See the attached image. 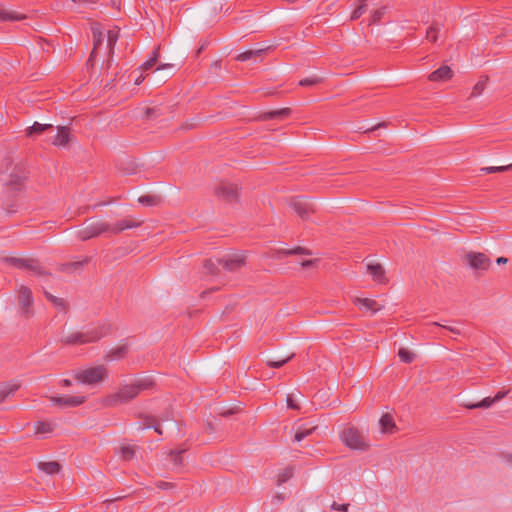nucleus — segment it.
Here are the masks:
<instances>
[{
  "label": "nucleus",
  "instance_id": "4468645a",
  "mask_svg": "<svg viewBox=\"0 0 512 512\" xmlns=\"http://www.w3.org/2000/svg\"><path fill=\"white\" fill-rule=\"evenodd\" d=\"M26 178L27 176L24 170L20 171L19 173H12L10 175L9 182L7 183L8 189L12 192L21 191Z\"/></svg>",
  "mask_w": 512,
  "mask_h": 512
},
{
  "label": "nucleus",
  "instance_id": "423d86ee",
  "mask_svg": "<svg viewBox=\"0 0 512 512\" xmlns=\"http://www.w3.org/2000/svg\"><path fill=\"white\" fill-rule=\"evenodd\" d=\"M17 302L19 305L20 312L26 318H29L33 315V293L32 290L25 286L20 285L17 290Z\"/></svg>",
  "mask_w": 512,
  "mask_h": 512
},
{
  "label": "nucleus",
  "instance_id": "e433bc0d",
  "mask_svg": "<svg viewBox=\"0 0 512 512\" xmlns=\"http://www.w3.org/2000/svg\"><path fill=\"white\" fill-rule=\"evenodd\" d=\"M293 357H294V353H292L284 358H279L277 360H268L266 364H267V366H269L271 368H276V369L281 368L287 362H289Z\"/></svg>",
  "mask_w": 512,
  "mask_h": 512
},
{
  "label": "nucleus",
  "instance_id": "f3484780",
  "mask_svg": "<svg viewBox=\"0 0 512 512\" xmlns=\"http://www.w3.org/2000/svg\"><path fill=\"white\" fill-rule=\"evenodd\" d=\"M70 141V130L67 126H58L57 134L52 144L59 147H66Z\"/></svg>",
  "mask_w": 512,
  "mask_h": 512
},
{
  "label": "nucleus",
  "instance_id": "b1692460",
  "mask_svg": "<svg viewBox=\"0 0 512 512\" xmlns=\"http://www.w3.org/2000/svg\"><path fill=\"white\" fill-rule=\"evenodd\" d=\"M379 423L381 426V431L383 433H393L394 430L396 429L394 419L388 413L382 415V417L379 420Z\"/></svg>",
  "mask_w": 512,
  "mask_h": 512
},
{
  "label": "nucleus",
  "instance_id": "dca6fc26",
  "mask_svg": "<svg viewBox=\"0 0 512 512\" xmlns=\"http://www.w3.org/2000/svg\"><path fill=\"white\" fill-rule=\"evenodd\" d=\"M452 76H453L452 69L447 65H443L440 68H438L437 70L430 73V75L428 76V79L432 82H440V81H447V80L451 79Z\"/></svg>",
  "mask_w": 512,
  "mask_h": 512
},
{
  "label": "nucleus",
  "instance_id": "9d476101",
  "mask_svg": "<svg viewBox=\"0 0 512 512\" xmlns=\"http://www.w3.org/2000/svg\"><path fill=\"white\" fill-rule=\"evenodd\" d=\"M245 262L246 257L241 254H233L227 258L218 259V264L222 265V267L229 272L237 271L245 265Z\"/></svg>",
  "mask_w": 512,
  "mask_h": 512
},
{
  "label": "nucleus",
  "instance_id": "6e6d98bb",
  "mask_svg": "<svg viewBox=\"0 0 512 512\" xmlns=\"http://www.w3.org/2000/svg\"><path fill=\"white\" fill-rule=\"evenodd\" d=\"M287 406L290 408V409H293V410H299L300 407L295 403L292 395H288L287 396Z\"/></svg>",
  "mask_w": 512,
  "mask_h": 512
},
{
  "label": "nucleus",
  "instance_id": "39448f33",
  "mask_svg": "<svg viewBox=\"0 0 512 512\" xmlns=\"http://www.w3.org/2000/svg\"><path fill=\"white\" fill-rule=\"evenodd\" d=\"M107 369L104 365L94 366L75 374V379L84 384H95L103 381L107 377Z\"/></svg>",
  "mask_w": 512,
  "mask_h": 512
},
{
  "label": "nucleus",
  "instance_id": "bf43d9fd",
  "mask_svg": "<svg viewBox=\"0 0 512 512\" xmlns=\"http://www.w3.org/2000/svg\"><path fill=\"white\" fill-rule=\"evenodd\" d=\"M284 499H285V495L283 493H277L273 497V501H278V502H282Z\"/></svg>",
  "mask_w": 512,
  "mask_h": 512
},
{
  "label": "nucleus",
  "instance_id": "f704fd0d",
  "mask_svg": "<svg viewBox=\"0 0 512 512\" xmlns=\"http://www.w3.org/2000/svg\"><path fill=\"white\" fill-rule=\"evenodd\" d=\"M118 40V30H109L107 35V47L109 49V53L112 54L114 52V47Z\"/></svg>",
  "mask_w": 512,
  "mask_h": 512
},
{
  "label": "nucleus",
  "instance_id": "58836bf2",
  "mask_svg": "<svg viewBox=\"0 0 512 512\" xmlns=\"http://www.w3.org/2000/svg\"><path fill=\"white\" fill-rule=\"evenodd\" d=\"M218 261L215 263L211 259H207L203 263V268L207 274L217 275L219 272Z\"/></svg>",
  "mask_w": 512,
  "mask_h": 512
},
{
  "label": "nucleus",
  "instance_id": "c756f323",
  "mask_svg": "<svg viewBox=\"0 0 512 512\" xmlns=\"http://www.w3.org/2000/svg\"><path fill=\"white\" fill-rule=\"evenodd\" d=\"M24 18V15H19L15 12L6 11L2 6H0V21H15Z\"/></svg>",
  "mask_w": 512,
  "mask_h": 512
},
{
  "label": "nucleus",
  "instance_id": "a878e982",
  "mask_svg": "<svg viewBox=\"0 0 512 512\" xmlns=\"http://www.w3.org/2000/svg\"><path fill=\"white\" fill-rule=\"evenodd\" d=\"M266 51V49H257V50H247L242 52L236 56L237 61H247L250 59H256L261 57L262 54Z\"/></svg>",
  "mask_w": 512,
  "mask_h": 512
},
{
  "label": "nucleus",
  "instance_id": "2f4dec72",
  "mask_svg": "<svg viewBox=\"0 0 512 512\" xmlns=\"http://www.w3.org/2000/svg\"><path fill=\"white\" fill-rule=\"evenodd\" d=\"M135 446L127 445V446H121L120 447V455L121 458L125 461H130L135 456Z\"/></svg>",
  "mask_w": 512,
  "mask_h": 512
},
{
  "label": "nucleus",
  "instance_id": "f8f14e48",
  "mask_svg": "<svg viewBox=\"0 0 512 512\" xmlns=\"http://www.w3.org/2000/svg\"><path fill=\"white\" fill-rule=\"evenodd\" d=\"M84 396H51L50 401L59 407H76L85 402Z\"/></svg>",
  "mask_w": 512,
  "mask_h": 512
},
{
  "label": "nucleus",
  "instance_id": "603ef678",
  "mask_svg": "<svg viewBox=\"0 0 512 512\" xmlns=\"http://www.w3.org/2000/svg\"><path fill=\"white\" fill-rule=\"evenodd\" d=\"M173 419V411L169 408V409H166L160 416H159V420L164 422V421H169V420H172Z\"/></svg>",
  "mask_w": 512,
  "mask_h": 512
},
{
  "label": "nucleus",
  "instance_id": "774afa93",
  "mask_svg": "<svg viewBox=\"0 0 512 512\" xmlns=\"http://www.w3.org/2000/svg\"><path fill=\"white\" fill-rule=\"evenodd\" d=\"M506 462L512 464V454H507L504 456Z\"/></svg>",
  "mask_w": 512,
  "mask_h": 512
},
{
  "label": "nucleus",
  "instance_id": "393cba45",
  "mask_svg": "<svg viewBox=\"0 0 512 512\" xmlns=\"http://www.w3.org/2000/svg\"><path fill=\"white\" fill-rule=\"evenodd\" d=\"M38 468L49 475L58 474L61 470V465L57 461L40 462Z\"/></svg>",
  "mask_w": 512,
  "mask_h": 512
},
{
  "label": "nucleus",
  "instance_id": "a18cd8bd",
  "mask_svg": "<svg viewBox=\"0 0 512 512\" xmlns=\"http://www.w3.org/2000/svg\"><path fill=\"white\" fill-rule=\"evenodd\" d=\"M37 434H45L52 432V426L48 422L39 421L35 424Z\"/></svg>",
  "mask_w": 512,
  "mask_h": 512
},
{
  "label": "nucleus",
  "instance_id": "8fccbe9b",
  "mask_svg": "<svg viewBox=\"0 0 512 512\" xmlns=\"http://www.w3.org/2000/svg\"><path fill=\"white\" fill-rule=\"evenodd\" d=\"M143 422L141 424V428H152L154 424H156L157 418L151 415L143 416Z\"/></svg>",
  "mask_w": 512,
  "mask_h": 512
},
{
  "label": "nucleus",
  "instance_id": "412c9836",
  "mask_svg": "<svg viewBox=\"0 0 512 512\" xmlns=\"http://www.w3.org/2000/svg\"><path fill=\"white\" fill-rule=\"evenodd\" d=\"M20 386V383H0V403L13 396Z\"/></svg>",
  "mask_w": 512,
  "mask_h": 512
},
{
  "label": "nucleus",
  "instance_id": "f257e3e1",
  "mask_svg": "<svg viewBox=\"0 0 512 512\" xmlns=\"http://www.w3.org/2000/svg\"><path fill=\"white\" fill-rule=\"evenodd\" d=\"M141 223V221L131 219H122L115 224L98 221L78 230L77 238L81 241H87L101 235H117L126 229L139 227Z\"/></svg>",
  "mask_w": 512,
  "mask_h": 512
},
{
  "label": "nucleus",
  "instance_id": "ddd939ff",
  "mask_svg": "<svg viewBox=\"0 0 512 512\" xmlns=\"http://www.w3.org/2000/svg\"><path fill=\"white\" fill-rule=\"evenodd\" d=\"M292 255H308V256H310V255H312V251L305 247H301V246H297L292 249L281 248V249H277L274 251L273 257L276 259H282L283 257H288V256H292Z\"/></svg>",
  "mask_w": 512,
  "mask_h": 512
},
{
  "label": "nucleus",
  "instance_id": "680f3d73",
  "mask_svg": "<svg viewBox=\"0 0 512 512\" xmlns=\"http://www.w3.org/2000/svg\"><path fill=\"white\" fill-rule=\"evenodd\" d=\"M507 262H508V258L503 257V256L498 257L497 260H496V263L498 265L506 264Z\"/></svg>",
  "mask_w": 512,
  "mask_h": 512
},
{
  "label": "nucleus",
  "instance_id": "37998d69",
  "mask_svg": "<svg viewBox=\"0 0 512 512\" xmlns=\"http://www.w3.org/2000/svg\"><path fill=\"white\" fill-rule=\"evenodd\" d=\"M315 429H316V427L306 428V429H301V428H299V429L297 430V432L295 433L294 441H295V442H300V441H302L304 438H306V437H308L309 435H311Z\"/></svg>",
  "mask_w": 512,
  "mask_h": 512
},
{
  "label": "nucleus",
  "instance_id": "72a5a7b5",
  "mask_svg": "<svg viewBox=\"0 0 512 512\" xmlns=\"http://www.w3.org/2000/svg\"><path fill=\"white\" fill-rule=\"evenodd\" d=\"M128 352V345L127 344H123L115 349H112L110 351V354L108 355V357L112 358V359H120V358H123Z\"/></svg>",
  "mask_w": 512,
  "mask_h": 512
},
{
  "label": "nucleus",
  "instance_id": "e2e57ef3",
  "mask_svg": "<svg viewBox=\"0 0 512 512\" xmlns=\"http://www.w3.org/2000/svg\"><path fill=\"white\" fill-rule=\"evenodd\" d=\"M196 126L195 123H185L181 126L182 129H185V130H188V129H193L194 127Z\"/></svg>",
  "mask_w": 512,
  "mask_h": 512
},
{
  "label": "nucleus",
  "instance_id": "052dcab7",
  "mask_svg": "<svg viewBox=\"0 0 512 512\" xmlns=\"http://www.w3.org/2000/svg\"><path fill=\"white\" fill-rule=\"evenodd\" d=\"M205 430L208 433H212L215 430L213 423L212 422H207L206 426H205Z\"/></svg>",
  "mask_w": 512,
  "mask_h": 512
},
{
  "label": "nucleus",
  "instance_id": "a19ab883",
  "mask_svg": "<svg viewBox=\"0 0 512 512\" xmlns=\"http://www.w3.org/2000/svg\"><path fill=\"white\" fill-rule=\"evenodd\" d=\"M158 57H159V47L154 49L151 58L149 60H147L145 63H143V65L141 66V69L143 71H147V70L151 69L157 63Z\"/></svg>",
  "mask_w": 512,
  "mask_h": 512
},
{
  "label": "nucleus",
  "instance_id": "5701e85b",
  "mask_svg": "<svg viewBox=\"0 0 512 512\" xmlns=\"http://www.w3.org/2000/svg\"><path fill=\"white\" fill-rule=\"evenodd\" d=\"M367 270L372 275L375 281L379 283L385 282V271L379 263H369L367 265Z\"/></svg>",
  "mask_w": 512,
  "mask_h": 512
},
{
  "label": "nucleus",
  "instance_id": "20e7f679",
  "mask_svg": "<svg viewBox=\"0 0 512 512\" xmlns=\"http://www.w3.org/2000/svg\"><path fill=\"white\" fill-rule=\"evenodd\" d=\"M4 263L9 266H13L17 269L21 270H29L37 275L41 276H50L51 274L46 271L40 261L35 258H22V257H14L8 256L3 259Z\"/></svg>",
  "mask_w": 512,
  "mask_h": 512
},
{
  "label": "nucleus",
  "instance_id": "79ce46f5",
  "mask_svg": "<svg viewBox=\"0 0 512 512\" xmlns=\"http://www.w3.org/2000/svg\"><path fill=\"white\" fill-rule=\"evenodd\" d=\"M367 10L366 0H361V3L356 7V9L351 14V20L359 19Z\"/></svg>",
  "mask_w": 512,
  "mask_h": 512
},
{
  "label": "nucleus",
  "instance_id": "aec40b11",
  "mask_svg": "<svg viewBox=\"0 0 512 512\" xmlns=\"http://www.w3.org/2000/svg\"><path fill=\"white\" fill-rule=\"evenodd\" d=\"M354 304L359 306L360 309L365 308L367 310H370L372 313H376L382 309V306H380L375 300L370 298L356 297L354 299Z\"/></svg>",
  "mask_w": 512,
  "mask_h": 512
},
{
  "label": "nucleus",
  "instance_id": "c9c22d12",
  "mask_svg": "<svg viewBox=\"0 0 512 512\" xmlns=\"http://www.w3.org/2000/svg\"><path fill=\"white\" fill-rule=\"evenodd\" d=\"M481 171L486 174L512 171V163L509 165H503V166L483 167V168H481Z\"/></svg>",
  "mask_w": 512,
  "mask_h": 512
},
{
  "label": "nucleus",
  "instance_id": "7ed1b4c3",
  "mask_svg": "<svg viewBox=\"0 0 512 512\" xmlns=\"http://www.w3.org/2000/svg\"><path fill=\"white\" fill-rule=\"evenodd\" d=\"M110 324H101L93 328H89L83 332H73L60 339L63 345H82L94 343L111 333Z\"/></svg>",
  "mask_w": 512,
  "mask_h": 512
},
{
  "label": "nucleus",
  "instance_id": "a211bd4d",
  "mask_svg": "<svg viewBox=\"0 0 512 512\" xmlns=\"http://www.w3.org/2000/svg\"><path fill=\"white\" fill-rule=\"evenodd\" d=\"M92 34H93V49L90 53V56L88 58V63H92L94 61L96 51L98 48L102 45L104 40V34L97 26L92 27Z\"/></svg>",
  "mask_w": 512,
  "mask_h": 512
},
{
  "label": "nucleus",
  "instance_id": "6e6552de",
  "mask_svg": "<svg viewBox=\"0 0 512 512\" xmlns=\"http://www.w3.org/2000/svg\"><path fill=\"white\" fill-rule=\"evenodd\" d=\"M215 193L218 197L229 203H233L238 200L237 185L232 183L221 182L216 188Z\"/></svg>",
  "mask_w": 512,
  "mask_h": 512
},
{
  "label": "nucleus",
  "instance_id": "c03bdc74",
  "mask_svg": "<svg viewBox=\"0 0 512 512\" xmlns=\"http://www.w3.org/2000/svg\"><path fill=\"white\" fill-rule=\"evenodd\" d=\"M385 12H386L385 6L375 10L373 12V14L371 15L369 25H374V24L379 23L380 20L382 19L383 15L385 14Z\"/></svg>",
  "mask_w": 512,
  "mask_h": 512
},
{
  "label": "nucleus",
  "instance_id": "c85d7f7f",
  "mask_svg": "<svg viewBox=\"0 0 512 512\" xmlns=\"http://www.w3.org/2000/svg\"><path fill=\"white\" fill-rule=\"evenodd\" d=\"M88 262H89V258H86L83 261L65 263V264H62L61 270L64 272L76 271V270L82 269L85 265L88 264Z\"/></svg>",
  "mask_w": 512,
  "mask_h": 512
},
{
  "label": "nucleus",
  "instance_id": "49530a36",
  "mask_svg": "<svg viewBox=\"0 0 512 512\" xmlns=\"http://www.w3.org/2000/svg\"><path fill=\"white\" fill-rule=\"evenodd\" d=\"M321 82H322V79L320 77H310V78H305V79L300 80L299 85L303 86V87H308V86L318 85Z\"/></svg>",
  "mask_w": 512,
  "mask_h": 512
},
{
  "label": "nucleus",
  "instance_id": "4d7b16f0",
  "mask_svg": "<svg viewBox=\"0 0 512 512\" xmlns=\"http://www.w3.org/2000/svg\"><path fill=\"white\" fill-rule=\"evenodd\" d=\"M433 325H435V326H441V327H443L444 329H446V330H448V331H450V332H452V333H454V334H460V330H458V329H456V328H454V327L441 325V324H439V323H437V322H434V323H433Z\"/></svg>",
  "mask_w": 512,
  "mask_h": 512
},
{
  "label": "nucleus",
  "instance_id": "1a4fd4ad",
  "mask_svg": "<svg viewBox=\"0 0 512 512\" xmlns=\"http://www.w3.org/2000/svg\"><path fill=\"white\" fill-rule=\"evenodd\" d=\"M465 258L470 267L475 270H488L491 264L488 256L480 252H469Z\"/></svg>",
  "mask_w": 512,
  "mask_h": 512
},
{
  "label": "nucleus",
  "instance_id": "473e14b6",
  "mask_svg": "<svg viewBox=\"0 0 512 512\" xmlns=\"http://www.w3.org/2000/svg\"><path fill=\"white\" fill-rule=\"evenodd\" d=\"M185 452V449L182 450H170L169 456L171 457V461L175 467L183 466V457L182 454Z\"/></svg>",
  "mask_w": 512,
  "mask_h": 512
},
{
  "label": "nucleus",
  "instance_id": "6ab92c4d",
  "mask_svg": "<svg viewBox=\"0 0 512 512\" xmlns=\"http://www.w3.org/2000/svg\"><path fill=\"white\" fill-rule=\"evenodd\" d=\"M54 126L52 124H41L39 122H34L32 126L28 127L25 130V135L27 137H35L41 135L46 131H53Z\"/></svg>",
  "mask_w": 512,
  "mask_h": 512
},
{
  "label": "nucleus",
  "instance_id": "bb28decb",
  "mask_svg": "<svg viewBox=\"0 0 512 512\" xmlns=\"http://www.w3.org/2000/svg\"><path fill=\"white\" fill-rule=\"evenodd\" d=\"M494 403H496V402L494 401L493 397H486L477 403H470V402L463 403V407H465L467 409H478V408L487 409V408L491 407Z\"/></svg>",
  "mask_w": 512,
  "mask_h": 512
},
{
  "label": "nucleus",
  "instance_id": "cd10ccee",
  "mask_svg": "<svg viewBox=\"0 0 512 512\" xmlns=\"http://www.w3.org/2000/svg\"><path fill=\"white\" fill-rule=\"evenodd\" d=\"M45 298L50 301L54 306L60 308L63 311L67 310V303L63 298L56 297L52 295L50 292L44 290Z\"/></svg>",
  "mask_w": 512,
  "mask_h": 512
},
{
  "label": "nucleus",
  "instance_id": "2eb2a0df",
  "mask_svg": "<svg viewBox=\"0 0 512 512\" xmlns=\"http://www.w3.org/2000/svg\"><path fill=\"white\" fill-rule=\"evenodd\" d=\"M290 114H291L290 108H281V109L261 113L258 116V120H261V121H267V120H272V119L283 120V119H286L287 117H289Z\"/></svg>",
  "mask_w": 512,
  "mask_h": 512
},
{
  "label": "nucleus",
  "instance_id": "13d9d810",
  "mask_svg": "<svg viewBox=\"0 0 512 512\" xmlns=\"http://www.w3.org/2000/svg\"><path fill=\"white\" fill-rule=\"evenodd\" d=\"M508 391H498L496 393V395L493 397L494 398V401L495 402H498L500 400H502L503 398H505V396L507 395Z\"/></svg>",
  "mask_w": 512,
  "mask_h": 512
},
{
  "label": "nucleus",
  "instance_id": "338daca9",
  "mask_svg": "<svg viewBox=\"0 0 512 512\" xmlns=\"http://www.w3.org/2000/svg\"><path fill=\"white\" fill-rule=\"evenodd\" d=\"M236 411L234 409H230V410H227L225 412H222L221 415L224 416V417H227V416H230L232 414H234Z\"/></svg>",
  "mask_w": 512,
  "mask_h": 512
},
{
  "label": "nucleus",
  "instance_id": "5fc2aeb1",
  "mask_svg": "<svg viewBox=\"0 0 512 512\" xmlns=\"http://www.w3.org/2000/svg\"><path fill=\"white\" fill-rule=\"evenodd\" d=\"M319 262L318 259L304 260L301 262V266L304 269L311 268Z\"/></svg>",
  "mask_w": 512,
  "mask_h": 512
},
{
  "label": "nucleus",
  "instance_id": "69168bd1",
  "mask_svg": "<svg viewBox=\"0 0 512 512\" xmlns=\"http://www.w3.org/2000/svg\"><path fill=\"white\" fill-rule=\"evenodd\" d=\"M61 385H62L63 387H70V386L72 385V382H71V380H69V379H63V380L61 381Z\"/></svg>",
  "mask_w": 512,
  "mask_h": 512
},
{
  "label": "nucleus",
  "instance_id": "09e8293b",
  "mask_svg": "<svg viewBox=\"0 0 512 512\" xmlns=\"http://www.w3.org/2000/svg\"><path fill=\"white\" fill-rule=\"evenodd\" d=\"M139 203L147 206H153L157 203V197L152 195H144L139 197Z\"/></svg>",
  "mask_w": 512,
  "mask_h": 512
},
{
  "label": "nucleus",
  "instance_id": "4be33fe9",
  "mask_svg": "<svg viewBox=\"0 0 512 512\" xmlns=\"http://www.w3.org/2000/svg\"><path fill=\"white\" fill-rule=\"evenodd\" d=\"M175 66L173 64H163L157 67L154 71L155 81L163 82L165 78L173 75Z\"/></svg>",
  "mask_w": 512,
  "mask_h": 512
},
{
  "label": "nucleus",
  "instance_id": "0eeeda50",
  "mask_svg": "<svg viewBox=\"0 0 512 512\" xmlns=\"http://www.w3.org/2000/svg\"><path fill=\"white\" fill-rule=\"evenodd\" d=\"M341 439L351 449L365 450L368 445L362 434L354 427H347L343 430Z\"/></svg>",
  "mask_w": 512,
  "mask_h": 512
},
{
  "label": "nucleus",
  "instance_id": "f03ea898",
  "mask_svg": "<svg viewBox=\"0 0 512 512\" xmlns=\"http://www.w3.org/2000/svg\"><path fill=\"white\" fill-rule=\"evenodd\" d=\"M154 382L150 378H142L136 380L132 384H126L119 388L118 392L106 397L105 404L107 406H116L122 403L129 402L138 396L143 390L151 389Z\"/></svg>",
  "mask_w": 512,
  "mask_h": 512
},
{
  "label": "nucleus",
  "instance_id": "7c9ffc66",
  "mask_svg": "<svg viewBox=\"0 0 512 512\" xmlns=\"http://www.w3.org/2000/svg\"><path fill=\"white\" fill-rule=\"evenodd\" d=\"M439 31H440L439 23L436 21L432 22L431 26L427 29L426 39L433 43L436 42L438 39Z\"/></svg>",
  "mask_w": 512,
  "mask_h": 512
},
{
  "label": "nucleus",
  "instance_id": "9b49d317",
  "mask_svg": "<svg viewBox=\"0 0 512 512\" xmlns=\"http://www.w3.org/2000/svg\"><path fill=\"white\" fill-rule=\"evenodd\" d=\"M291 206L303 220L308 219L309 215L315 212L313 204L307 199H295L292 201Z\"/></svg>",
  "mask_w": 512,
  "mask_h": 512
},
{
  "label": "nucleus",
  "instance_id": "4c0bfd02",
  "mask_svg": "<svg viewBox=\"0 0 512 512\" xmlns=\"http://www.w3.org/2000/svg\"><path fill=\"white\" fill-rule=\"evenodd\" d=\"M398 356L402 362L407 364L413 362L415 359V354L406 348H400L398 351Z\"/></svg>",
  "mask_w": 512,
  "mask_h": 512
},
{
  "label": "nucleus",
  "instance_id": "0e129e2a",
  "mask_svg": "<svg viewBox=\"0 0 512 512\" xmlns=\"http://www.w3.org/2000/svg\"><path fill=\"white\" fill-rule=\"evenodd\" d=\"M152 428H154L155 432H157L158 434H160V435L162 434V430H161V428L159 426V420L158 419L156 421V424H154V426Z\"/></svg>",
  "mask_w": 512,
  "mask_h": 512
},
{
  "label": "nucleus",
  "instance_id": "864d4df0",
  "mask_svg": "<svg viewBox=\"0 0 512 512\" xmlns=\"http://www.w3.org/2000/svg\"><path fill=\"white\" fill-rule=\"evenodd\" d=\"M349 508V504H338L337 502H333L331 505L332 510L340 511V512H347Z\"/></svg>",
  "mask_w": 512,
  "mask_h": 512
},
{
  "label": "nucleus",
  "instance_id": "ea45409f",
  "mask_svg": "<svg viewBox=\"0 0 512 512\" xmlns=\"http://www.w3.org/2000/svg\"><path fill=\"white\" fill-rule=\"evenodd\" d=\"M488 82V77L485 76L483 78H481L473 87V90H472V93H471V97H477L479 96L483 90L485 89L486 87V84Z\"/></svg>",
  "mask_w": 512,
  "mask_h": 512
},
{
  "label": "nucleus",
  "instance_id": "3c124183",
  "mask_svg": "<svg viewBox=\"0 0 512 512\" xmlns=\"http://www.w3.org/2000/svg\"><path fill=\"white\" fill-rule=\"evenodd\" d=\"M156 487L162 490H169L175 488V484L172 482L158 481Z\"/></svg>",
  "mask_w": 512,
  "mask_h": 512
},
{
  "label": "nucleus",
  "instance_id": "de8ad7c7",
  "mask_svg": "<svg viewBox=\"0 0 512 512\" xmlns=\"http://www.w3.org/2000/svg\"><path fill=\"white\" fill-rule=\"evenodd\" d=\"M293 476V469L291 467H287L278 477V485L286 482Z\"/></svg>",
  "mask_w": 512,
  "mask_h": 512
}]
</instances>
